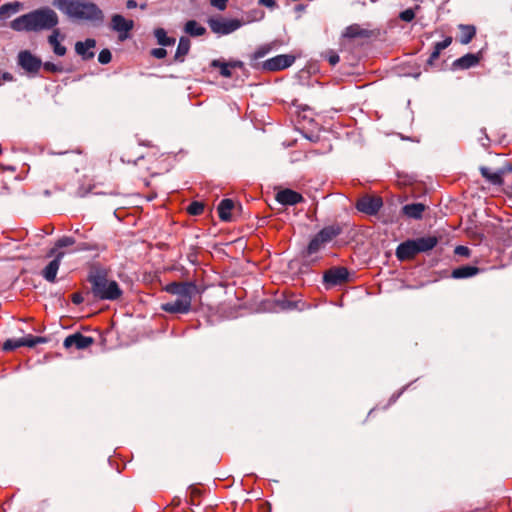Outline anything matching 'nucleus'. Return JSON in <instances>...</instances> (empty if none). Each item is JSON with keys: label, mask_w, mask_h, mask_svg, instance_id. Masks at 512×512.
Masks as SVG:
<instances>
[{"label": "nucleus", "mask_w": 512, "mask_h": 512, "mask_svg": "<svg viewBox=\"0 0 512 512\" xmlns=\"http://www.w3.org/2000/svg\"><path fill=\"white\" fill-rule=\"evenodd\" d=\"M161 310L170 314H187L192 308V299L176 297L174 301L161 304Z\"/></svg>", "instance_id": "9"}, {"label": "nucleus", "mask_w": 512, "mask_h": 512, "mask_svg": "<svg viewBox=\"0 0 512 512\" xmlns=\"http://www.w3.org/2000/svg\"><path fill=\"white\" fill-rule=\"evenodd\" d=\"M64 252H58L53 257L54 259L49 262V264L43 269L42 276L43 278L50 282L54 283L56 280V275L60 267V263L64 257Z\"/></svg>", "instance_id": "13"}, {"label": "nucleus", "mask_w": 512, "mask_h": 512, "mask_svg": "<svg viewBox=\"0 0 512 512\" xmlns=\"http://www.w3.org/2000/svg\"><path fill=\"white\" fill-rule=\"evenodd\" d=\"M418 253L428 252L438 244L436 236H426L413 239Z\"/></svg>", "instance_id": "19"}, {"label": "nucleus", "mask_w": 512, "mask_h": 512, "mask_svg": "<svg viewBox=\"0 0 512 512\" xmlns=\"http://www.w3.org/2000/svg\"><path fill=\"white\" fill-rule=\"evenodd\" d=\"M75 234L79 235V237L86 238V236H85V235H83V234H81V233H80V230H79V229H76V230H75Z\"/></svg>", "instance_id": "59"}, {"label": "nucleus", "mask_w": 512, "mask_h": 512, "mask_svg": "<svg viewBox=\"0 0 512 512\" xmlns=\"http://www.w3.org/2000/svg\"><path fill=\"white\" fill-rule=\"evenodd\" d=\"M259 4H263L264 6H266L267 8H269L270 10H273L277 7V2H258Z\"/></svg>", "instance_id": "51"}, {"label": "nucleus", "mask_w": 512, "mask_h": 512, "mask_svg": "<svg viewBox=\"0 0 512 512\" xmlns=\"http://www.w3.org/2000/svg\"><path fill=\"white\" fill-rule=\"evenodd\" d=\"M425 210V205L422 203H412L407 204L403 206L402 211L403 213L413 219H420L422 217V214Z\"/></svg>", "instance_id": "25"}, {"label": "nucleus", "mask_w": 512, "mask_h": 512, "mask_svg": "<svg viewBox=\"0 0 512 512\" xmlns=\"http://www.w3.org/2000/svg\"><path fill=\"white\" fill-rule=\"evenodd\" d=\"M342 36L348 39L364 38L369 36V31L361 28L358 24H352L344 30Z\"/></svg>", "instance_id": "24"}, {"label": "nucleus", "mask_w": 512, "mask_h": 512, "mask_svg": "<svg viewBox=\"0 0 512 512\" xmlns=\"http://www.w3.org/2000/svg\"><path fill=\"white\" fill-rule=\"evenodd\" d=\"M207 23L211 31L220 36L231 34L245 25L241 19H228L222 16L209 17Z\"/></svg>", "instance_id": "4"}, {"label": "nucleus", "mask_w": 512, "mask_h": 512, "mask_svg": "<svg viewBox=\"0 0 512 512\" xmlns=\"http://www.w3.org/2000/svg\"><path fill=\"white\" fill-rule=\"evenodd\" d=\"M399 18L405 22H411L415 18V11L412 8L406 9L399 14Z\"/></svg>", "instance_id": "40"}, {"label": "nucleus", "mask_w": 512, "mask_h": 512, "mask_svg": "<svg viewBox=\"0 0 512 512\" xmlns=\"http://www.w3.org/2000/svg\"><path fill=\"white\" fill-rule=\"evenodd\" d=\"M87 281L91 286L88 294L96 300L116 301L123 294L119 284L109 278L108 270L102 266L93 265L89 270Z\"/></svg>", "instance_id": "2"}, {"label": "nucleus", "mask_w": 512, "mask_h": 512, "mask_svg": "<svg viewBox=\"0 0 512 512\" xmlns=\"http://www.w3.org/2000/svg\"><path fill=\"white\" fill-rule=\"evenodd\" d=\"M480 173L490 184L502 185L503 183V169L492 172L490 168L482 166L480 167Z\"/></svg>", "instance_id": "21"}, {"label": "nucleus", "mask_w": 512, "mask_h": 512, "mask_svg": "<svg viewBox=\"0 0 512 512\" xmlns=\"http://www.w3.org/2000/svg\"><path fill=\"white\" fill-rule=\"evenodd\" d=\"M3 79L6 80V81H10L12 80V76L9 74V73H4L2 75Z\"/></svg>", "instance_id": "57"}, {"label": "nucleus", "mask_w": 512, "mask_h": 512, "mask_svg": "<svg viewBox=\"0 0 512 512\" xmlns=\"http://www.w3.org/2000/svg\"><path fill=\"white\" fill-rule=\"evenodd\" d=\"M94 342L93 338L90 336H85L79 332L71 334L67 336L64 340V347L69 349L71 347H75L78 350H83L88 348Z\"/></svg>", "instance_id": "11"}, {"label": "nucleus", "mask_w": 512, "mask_h": 512, "mask_svg": "<svg viewBox=\"0 0 512 512\" xmlns=\"http://www.w3.org/2000/svg\"><path fill=\"white\" fill-rule=\"evenodd\" d=\"M382 206V199L372 196H364L356 203L357 210L368 215H376Z\"/></svg>", "instance_id": "10"}, {"label": "nucleus", "mask_w": 512, "mask_h": 512, "mask_svg": "<svg viewBox=\"0 0 512 512\" xmlns=\"http://www.w3.org/2000/svg\"><path fill=\"white\" fill-rule=\"evenodd\" d=\"M342 232V229L339 225H330L326 226L323 229H321L317 236L324 241L325 244L331 242L335 237L340 235Z\"/></svg>", "instance_id": "22"}, {"label": "nucleus", "mask_w": 512, "mask_h": 512, "mask_svg": "<svg viewBox=\"0 0 512 512\" xmlns=\"http://www.w3.org/2000/svg\"><path fill=\"white\" fill-rule=\"evenodd\" d=\"M190 40L187 37H181L179 39V43L176 49V53L174 59L176 62H183L185 56L188 54L190 50Z\"/></svg>", "instance_id": "26"}, {"label": "nucleus", "mask_w": 512, "mask_h": 512, "mask_svg": "<svg viewBox=\"0 0 512 512\" xmlns=\"http://www.w3.org/2000/svg\"><path fill=\"white\" fill-rule=\"evenodd\" d=\"M96 46V41L94 39H86L81 42L78 41L75 44V51L78 55L82 57L83 60H89L94 57V52L91 51Z\"/></svg>", "instance_id": "16"}, {"label": "nucleus", "mask_w": 512, "mask_h": 512, "mask_svg": "<svg viewBox=\"0 0 512 512\" xmlns=\"http://www.w3.org/2000/svg\"><path fill=\"white\" fill-rule=\"evenodd\" d=\"M211 65L215 68H220L221 76L226 77V78L231 77L232 73H231L230 68H232V67H231L230 63L222 62L220 60H213Z\"/></svg>", "instance_id": "34"}, {"label": "nucleus", "mask_w": 512, "mask_h": 512, "mask_svg": "<svg viewBox=\"0 0 512 512\" xmlns=\"http://www.w3.org/2000/svg\"><path fill=\"white\" fill-rule=\"evenodd\" d=\"M263 17H264V11L262 8L258 7V8H254V9H251L250 11H248L245 14V18H242L241 20L243 22H245V24H247V23H251V22H255V21H260L261 19H263Z\"/></svg>", "instance_id": "32"}, {"label": "nucleus", "mask_w": 512, "mask_h": 512, "mask_svg": "<svg viewBox=\"0 0 512 512\" xmlns=\"http://www.w3.org/2000/svg\"><path fill=\"white\" fill-rule=\"evenodd\" d=\"M230 65L232 68H242L243 67V62L241 61H233V62H230Z\"/></svg>", "instance_id": "53"}, {"label": "nucleus", "mask_w": 512, "mask_h": 512, "mask_svg": "<svg viewBox=\"0 0 512 512\" xmlns=\"http://www.w3.org/2000/svg\"><path fill=\"white\" fill-rule=\"evenodd\" d=\"M203 211H204V204L202 202L194 201V202L190 203L187 207V212L190 215L197 216V215L202 214Z\"/></svg>", "instance_id": "35"}, {"label": "nucleus", "mask_w": 512, "mask_h": 512, "mask_svg": "<svg viewBox=\"0 0 512 512\" xmlns=\"http://www.w3.org/2000/svg\"><path fill=\"white\" fill-rule=\"evenodd\" d=\"M184 31H185V33H187L188 35H190L192 37L202 36V35H204L206 33L205 27L200 25L195 20L187 21L185 26H184Z\"/></svg>", "instance_id": "28"}, {"label": "nucleus", "mask_w": 512, "mask_h": 512, "mask_svg": "<svg viewBox=\"0 0 512 512\" xmlns=\"http://www.w3.org/2000/svg\"><path fill=\"white\" fill-rule=\"evenodd\" d=\"M190 494L192 497H196L200 494V491L195 487H190Z\"/></svg>", "instance_id": "55"}, {"label": "nucleus", "mask_w": 512, "mask_h": 512, "mask_svg": "<svg viewBox=\"0 0 512 512\" xmlns=\"http://www.w3.org/2000/svg\"><path fill=\"white\" fill-rule=\"evenodd\" d=\"M306 5L303 3H298L294 6L293 11L296 13L295 18L298 19L300 17V14L305 10Z\"/></svg>", "instance_id": "48"}, {"label": "nucleus", "mask_w": 512, "mask_h": 512, "mask_svg": "<svg viewBox=\"0 0 512 512\" xmlns=\"http://www.w3.org/2000/svg\"><path fill=\"white\" fill-rule=\"evenodd\" d=\"M480 269L476 266L463 265L453 269L451 277L454 279H466L477 275Z\"/></svg>", "instance_id": "20"}, {"label": "nucleus", "mask_w": 512, "mask_h": 512, "mask_svg": "<svg viewBox=\"0 0 512 512\" xmlns=\"http://www.w3.org/2000/svg\"><path fill=\"white\" fill-rule=\"evenodd\" d=\"M164 290L179 298L192 299L196 292V286L192 282H172L167 284Z\"/></svg>", "instance_id": "8"}, {"label": "nucleus", "mask_w": 512, "mask_h": 512, "mask_svg": "<svg viewBox=\"0 0 512 512\" xmlns=\"http://www.w3.org/2000/svg\"><path fill=\"white\" fill-rule=\"evenodd\" d=\"M211 4L220 11H223L227 7V2H211Z\"/></svg>", "instance_id": "50"}, {"label": "nucleus", "mask_w": 512, "mask_h": 512, "mask_svg": "<svg viewBox=\"0 0 512 512\" xmlns=\"http://www.w3.org/2000/svg\"><path fill=\"white\" fill-rule=\"evenodd\" d=\"M325 245L324 241H322L316 234L308 244L307 255H313L319 252Z\"/></svg>", "instance_id": "33"}, {"label": "nucleus", "mask_w": 512, "mask_h": 512, "mask_svg": "<svg viewBox=\"0 0 512 512\" xmlns=\"http://www.w3.org/2000/svg\"><path fill=\"white\" fill-rule=\"evenodd\" d=\"M480 61L479 54L467 53L464 56L456 59L452 66L454 69H469L476 66Z\"/></svg>", "instance_id": "18"}, {"label": "nucleus", "mask_w": 512, "mask_h": 512, "mask_svg": "<svg viewBox=\"0 0 512 512\" xmlns=\"http://www.w3.org/2000/svg\"><path fill=\"white\" fill-rule=\"evenodd\" d=\"M234 208V202L231 199H223L218 205L219 218L228 222L232 219L231 211Z\"/></svg>", "instance_id": "23"}, {"label": "nucleus", "mask_w": 512, "mask_h": 512, "mask_svg": "<svg viewBox=\"0 0 512 512\" xmlns=\"http://www.w3.org/2000/svg\"><path fill=\"white\" fill-rule=\"evenodd\" d=\"M276 200L283 205H295L301 202L303 197L291 189H284L277 193Z\"/></svg>", "instance_id": "15"}, {"label": "nucleus", "mask_w": 512, "mask_h": 512, "mask_svg": "<svg viewBox=\"0 0 512 512\" xmlns=\"http://www.w3.org/2000/svg\"><path fill=\"white\" fill-rule=\"evenodd\" d=\"M110 28L118 33L120 41H125L129 38V32L134 28V21L126 19L121 14H114L111 17Z\"/></svg>", "instance_id": "6"}, {"label": "nucleus", "mask_w": 512, "mask_h": 512, "mask_svg": "<svg viewBox=\"0 0 512 512\" xmlns=\"http://www.w3.org/2000/svg\"><path fill=\"white\" fill-rule=\"evenodd\" d=\"M416 254H418V252L416 251L413 239L400 243L396 249V257L400 261L410 260L414 258Z\"/></svg>", "instance_id": "14"}, {"label": "nucleus", "mask_w": 512, "mask_h": 512, "mask_svg": "<svg viewBox=\"0 0 512 512\" xmlns=\"http://www.w3.org/2000/svg\"><path fill=\"white\" fill-rule=\"evenodd\" d=\"M440 55V52L437 51L435 48L433 49L432 53L430 54L428 60H427V65L429 66H432L434 61L438 59Z\"/></svg>", "instance_id": "47"}, {"label": "nucleus", "mask_w": 512, "mask_h": 512, "mask_svg": "<svg viewBox=\"0 0 512 512\" xmlns=\"http://www.w3.org/2000/svg\"><path fill=\"white\" fill-rule=\"evenodd\" d=\"M21 341L23 343V346H27V347L35 346V336H33V335H28L24 338H21Z\"/></svg>", "instance_id": "46"}, {"label": "nucleus", "mask_w": 512, "mask_h": 512, "mask_svg": "<svg viewBox=\"0 0 512 512\" xmlns=\"http://www.w3.org/2000/svg\"><path fill=\"white\" fill-rule=\"evenodd\" d=\"M146 6H147V5H146V3H143V4H141V5H140V8H141V9H145V8H146Z\"/></svg>", "instance_id": "60"}, {"label": "nucleus", "mask_w": 512, "mask_h": 512, "mask_svg": "<svg viewBox=\"0 0 512 512\" xmlns=\"http://www.w3.org/2000/svg\"><path fill=\"white\" fill-rule=\"evenodd\" d=\"M403 393V390H400L398 393L392 395L389 401V405L396 402V400L400 397V395Z\"/></svg>", "instance_id": "52"}, {"label": "nucleus", "mask_w": 512, "mask_h": 512, "mask_svg": "<svg viewBox=\"0 0 512 512\" xmlns=\"http://www.w3.org/2000/svg\"><path fill=\"white\" fill-rule=\"evenodd\" d=\"M326 57H327L328 62H329V63H330V65H332V66H335V65H336V64H338V63H339V61H340L339 55H338L336 52H334V51H329V52L327 53V56H326Z\"/></svg>", "instance_id": "44"}, {"label": "nucleus", "mask_w": 512, "mask_h": 512, "mask_svg": "<svg viewBox=\"0 0 512 512\" xmlns=\"http://www.w3.org/2000/svg\"><path fill=\"white\" fill-rule=\"evenodd\" d=\"M272 49L271 44H266L263 46H260L253 54V58L255 60L263 58L265 55H267L270 50Z\"/></svg>", "instance_id": "38"}, {"label": "nucleus", "mask_w": 512, "mask_h": 512, "mask_svg": "<svg viewBox=\"0 0 512 512\" xmlns=\"http://www.w3.org/2000/svg\"><path fill=\"white\" fill-rule=\"evenodd\" d=\"M127 3V8L128 9H134L137 7V3L138 2H126Z\"/></svg>", "instance_id": "56"}, {"label": "nucleus", "mask_w": 512, "mask_h": 512, "mask_svg": "<svg viewBox=\"0 0 512 512\" xmlns=\"http://www.w3.org/2000/svg\"><path fill=\"white\" fill-rule=\"evenodd\" d=\"M74 244H76V239L74 237L64 236L57 240V242L55 243V246L52 249H50L49 252L47 253V256L52 257L59 252L58 251L59 249L64 248V247H69Z\"/></svg>", "instance_id": "29"}, {"label": "nucleus", "mask_w": 512, "mask_h": 512, "mask_svg": "<svg viewBox=\"0 0 512 512\" xmlns=\"http://www.w3.org/2000/svg\"><path fill=\"white\" fill-rule=\"evenodd\" d=\"M452 42L451 37L445 38L443 41L437 42L434 44V48L441 53L442 50L447 48Z\"/></svg>", "instance_id": "41"}, {"label": "nucleus", "mask_w": 512, "mask_h": 512, "mask_svg": "<svg viewBox=\"0 0 512 512\" xmlns=\"http://www.w3.org/2000/svg\"><path fill=\"white\" fill-rule=\"evenodd\" d=\"M154 36L157 39L158 44L163 47L171 46L175 43V39L168 37L163 28H156L154 30Z\"/></svg>", "instance_id": "31"}, {"label": "nucleus", "mask_w": 512, "mask_h": 512, "mask_svg": "<svg viewBox=\"0 0 512 512\" xmlns=\"http://www.w3.org/2000/svg\"><path fill=\"white\" fill-rule=\"evenodd\" d=\"M295 61L292 55H278L268 59L264 63V69L268 71H278L290 67Z\"/></svg>", "instance_id": "12"}, {"label": "nucleus", "mask_w": 512, "mask_h": 512, "mask_svg": "<svg viewBox=\"0 0 512 512\" xmlns=\"http://www.w3.org/2000/svg\"><path fill=\"white\" fill-rule=\"evenodd\" d=\"M42 67L44 68L45 71L51 72V73H56V72L61 71V67H59L58 65H56L52 62L42 63Z\"/></svg>", "instance_id": "42"}, {"label": "nucleus", "mask_w": 512, "mask_h": 512, "mask_svg": "<svg viewBox=\"0 0 512 512\" xmlns=\"http://www.w3.org/2000/svg\"><path fill=\"white\" fill-rule=\"evenodd\" d=\"M75 23L100 26L104 21L103 11L94 2H53Z\"/></svg>", "instance_id": "3"}, {"label": "nucleus", "mask_w": 512, "mask_h": 512, "mask_svg": "<svg viewBox=\"0 0 512 512\" xmlns=\"http://www.w3.org/2000/svg\"><path fill=\"white\" fill-rule=\"evenodd\" d=\"M58 23L57 13L51 8L42 7L14 19L11 28L19 32H42L54 30Z\"/></svg>", "instance_id": "1"}, {"label": "nucleus", "mask_w": 512, "mask_h": 512, "mask_svg": "<svg viewBox=\"0 0 512 512\" xmlns=\"http://www.w3.org/2000/svg\"><path fill=\"white\" fill-rule=\"evenodd\" d=\"M406 388H408V385H405V387H403L401 390H405Z\"/></svg>", "instance_id": "61"}, {"label": "nucleus", "mask_w": 512, "mask_h": 512, "mask_svg": "<svg viewBox=\"0 0 512 512\" xmlns=\"http://www.w3.org/2000/svg\"><path fill=\"white\" fill-rule=\"evenodd\" d=\"M59 38L63 40L64 35L61 34L58 28H55L54 30H52V33L48 36V43L52 47L53 52L57 56H64L66 54L67 49L60 43Z\"/></svg>", "instance_id": "17"}, {"label": "nucleus", "mask_w": 512, "mask_h": 512, "mask_svg": "<svg viewBox=\"0 0 512 512\" xmlns=\"http://www.w3.org/2000/svg\"><path fill=\"white\" fill-rule=\"evenodd\" d=\"M83 301H84V298L81 293H74L72 295V302L74 304L79 305V304L83 303Z\"/></svg>", "instance_id": "49"}, {"label": "nucleus", "mask_w": 512, "mask_h": 512, "mask_svg": "<svg viewBox=\"0 0 512 512\" xmlns=\"http://www.w3.org/2000/svg\"><path fill=\"white\" fill-rule=\"evenodd\" d=\"M349 271L345 267H332L323 275V282L326 287L341 285L348 280Z\"/></svg>", "instance_id": "7"}, {"label": "nucleus", "mask_w": 512, "mask_h": 512, "mask_svg": "<svg viewBox=\"0 0 512 512\" xmlns=\"http://www.w3.org/2000/svg\"><path fill=\"white\" fill-rule=\"evenodd\" d=\"M98 249H99V246L96 243L81 242V243L77 244L75 251H77V252L94 251V250H98Z\"/></svg>", "instance_id": "37"}, {"label": "nucleus", "mask_w": 512, "mask_h": 512, "mask_svg": "<svg viewBox=\"0 0 512 512\" xmlns=\"http://www.w3.org/2000/svg\"><path fill=\"white\" fill-rule=\"evenodd\" d=\"M47 340L45 337L35 336V346L37 344L46 343Z\"/></svg>", "instance_id": "54"}, {"label": "nucleus", "mask_w": 512, "mask_h": 512, "mask_svg": "<svg viewBox=\"0 0 512 512\" xmlns=\"http://www.w3.org/2000/svg\"><path fill=\"white\" fill-rule=\"evenodd\" d=\"M459 29H460L459 42L464 45L470 43L476 34V28L473 25L460 24Z\"/></svg>", "instance_id": "27"}, {"label": "nucleus", "mask_w": 512, "mask_h": 512, "mask_svg": "<svg viewBox=\"0 0 512 512\" xmlns=\"http://www.w3.org/2000/svg\"><path fill=\"white\" fill-rule=\"evenodd\" d=\"M151 55L157 59H163L167 55V51L164 48H154L151 51Z\"/></svg>", "instance_id": "45"}, {"label": "nucleus", "mask_w": 512, "mask_h": 512, "mask_svg": "<svg viewBox=\"0 0 512 512\" xmlns=\"http://www.w3.org/2000/svg\"><path fill=\"white\" fill-rule=\"evenodd\" d=\"M454 253L458 256L469 257L470 249L466 246L459 245L455 248Z\"/></svg>", "instance_id": "43"}, {"label": "nucleus", "mask_w": 512, "mask_h": 512, "mask_svg": "<svg viewBox=\"0 0 512 512\" xmlns=\"http://www.w3.org/2000/svg\"><path fill=\"white\" fill-rule=\"evenodd\" d=\"M20 2H8L0 7V19L5 20L19 10Z\"/></svg>", "instance_id": "30"}, {"label": "nucleus", "mask_w": 512, "mask_h": 512, "mask_svg": "<svg viewBox=\"0 0 512 512\" xmlns=\"http://www.w3.org/2000/svg\"><path fill=\"white\" fill-rule=\"evenodd\" d=\"M484 141H487V142L489 141V138H488V136L486 134H485L484 138L480 139V142H481L482 146H486L487 145Z\"/></svg>", "instance_id": "58"}, {"label": "nucleus", "mask_w": 512, "mask_h": 512, "mask_svg": "<svg viewBox=\"0 0 512 512\" xmlns=\"http://www.w3.org/2000/svg\"><path fill=\"white\" fill-rule=\"evenodd\" d=\"M22 346H23V343L21 341V338L20 339H7L3 344V350L6 352L13 351Z\"/></svg>", "instance_id": "36"}, {"label": "nucleus", "mask_w": 512, "mask_h": 512, "mask_svg": "<svg viewBox=\"0 0 512 512\" xmlns=\"http://www.w3.org/2000/svg\"><path fill=\"white\" fill-rule=\"evenodd\" d=\"M17 64L30 77L37 76L42 67L41 59L29 50H23L18 53Z\"/></svg>", "instance_id": "5"}, {"label": "nucleus", "mask_w": 512, "mask_h": 512, "mask_svg": "<svg viewBox=\"0 0 512 512\" xmlns=\"http://www.w3.org/2000/svg\"><path fill=\"white\" fill-rule=\"evenodd\" d=\"M112 59V54L110 52V50L108 49H103L100 51L99 55H98V61L101 63V64H108Z\"/></svg>", "instance_id": "39"}]
</instances>
